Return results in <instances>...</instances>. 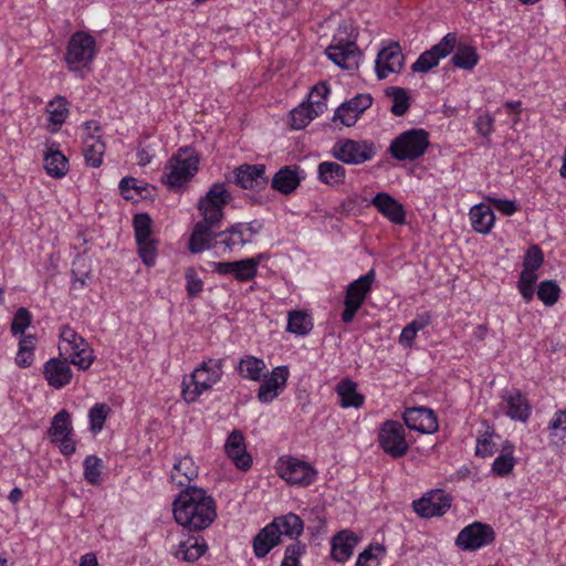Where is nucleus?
I'll return each mask as SVG.
<instances>
[{"label": "nucleus", "mask_w": 566, "mask_h": 566, "mask_svg": "<svg viewBox=\"0 0 566 566\" xmlns=\"http://www.w3.org/2000/svg\"><path fill=\"white\" fill-rule=\"evenodd\" d=\"M276 524H268L253 538V551L256 557H265L270 551L281 543V536L276 532Z\"/></svg>", "instance_id": "a878e982"}, {"label": "nucleus", "mask_w": 566, "mask_h": 566, "mask_svg": "<svg viewBox=\"0 0 566 566\" xmlns=\"http://www.w3.org/2000/svg\"><path fill=\"white\" fill-rule=\"evenodd\" d=\"M66 354L70 358L69 363L77 366L83 370L88 369L94 360L93 350L90 348L85 340L83 345H78V348L72 347Z\"/></svg>", "instance_id": "c03bdc74"}, {"label": "nucleus", "mask_w": 566, "mask_h": 566, "mask_svg": "<svg viewBox=\"0 0 566 566\" xmlns=\"http://www.w3.org/2000/svg\"><path fill=\"white\" fill-rule=\"evenodd\" d=\"M106 146L99 137L90 134L84 139L83 154L87 165L97 168L103 163Z\"/></svg>", "instance_id": "f704fd0d"}, {"label": "nucleus", "mask_w": 566, "mask_h": 566, "mask_svg": "<svg viewBox=\"0 0 566 566\" xmlns=\"http://www.w3.org/2000/svg\"><path fill=\"white\" fill-rule=\"evenodd\" d=\"M300 184L301 178L297 174V168L284 166L275 172L271 187L283 195H291L296 190Z\"/></svg>", "instance_id": "bb28decb"}, {"label": "nucleus", "mask_w": 566, "mask_h": 566, "mask_svg": "<svg viewBox=\"0 0 566 566\" xmlns=\"http://www.w3.org/2000/svg\"><path fill=\"white\" fill-rule=\"evenodd\" d=\"M429 146V133L422 128H411L394 138L388 151L396 160L413 161L422 157Z\"/></svg>", "instance_id": "423d86ee"}, {"label": "nucleus", "mask_w": 566, "mask_h": 566, "mask_svg": "<svg viewBox=\"0 0 566 566\" xmlns=\"http://www.w3.org/2000/svg\"><path fill=\"white\" fill-rule=\"evenodd\" d=\"M328 93L329 88L325 83L317 84L312 88L307 105H311L314 115L318 116L326 108L325 98Z\"/></svg>", "instance_id": "de8ad7c7"}, {"label": "nucleus", "mask_w": 566, "mask_h": 566, "mask_svg": "<svg viewBox=\"0 0 566 566\" xmlns=\"http://www.w3.org/2000/svg\"><path fill=\"white\" fill-rule=\"evenodd\" d=\"M327 56L345 70L358 67L360 51L354 41H343L337 38L326 49Z\"/></svg>", "instance_id": "4468645a"}, {"label": "nucleus", "mask_w": 566, "mask_h": 566, "mask_svg": "<svg viewBox=\"0 0 566 566\" xmlns=\"http://www.w3.org/2000/svg\"><path fill=\"white\" fill-rule=\"evenodd\" d=\"M406 426L421 433H432L438 430V420L433 411L424 407L408 408L403 413Z\"/></svg>", "instance_id": "a211bd4d"}, {"label": "nucleus", "mask_w": 566, "mask_h": 566, "mask_svg": "<svg viewBox=\"0 0 566 566\" xmlns=\"http://www.w3.org/2000/svg\"><path fill=\"white\" fill-rule=\"evenodd\" d=\"M378 441L384 452L394 459L402 458L409 450L405 428L395 420H387L381 424Z\"/></svg>", "instance_id": "9d476101"}, {"label": "nucleus", "mask_w": 566, "mask_h": 566, "mask_svg": "<svg viewBox=\"0 0 566 566\" xmlns=\"http://www.w3.org/2000/svg\"><path fill=\"white\" fill-rule=\"evenodd\" d=\"M305 553V545L296 542L285 549V556L281 566H300V557Z\"/></svg>", "instance_id": "bf43d9fd"}, {"label": "nucleus", "mask_w": 566, "mask_h": 566, "mask_svg": "<svg viewBox=\"0 0 566 566\" xmlns=\"http://www.w3.org/2000/svg\"><path fill=\"white\" fill-rule=\"evenodd\" d=\"M232 201V195L226 184L214 182L210 186L207 193L199 200L198 210L202 220L198 221L189 239V250L192 253H199L211 249V241L214 235V229L224 218V208Z\"/></svg>", "instance_id": "f257e3e1"}, {"label": "nucleus", "mask_w": 566, "mask_h": 566, "mask_svg": "<svg viewBox=\"0 0 566 566\" xmlns=\"http://www.w3.org/2000/svg\"><path fill=\"white\" fill-rule=\"evenodd\" d=\"M206 549L207 545L203 539L199 541L198 537L190 536L178 544L174 555L184 562L193 563L206 553Z\"/></svg>", "instance_id": "7c9ffc66"}, {"label": "nucleus", "mask_w": 566, "mask_h": 566, "mask_svg": "<svg viewBox=\"0 0 566 566\" xmlns=\"http://www.w3.org/2000/svg\"><path fill=\"white\" fill-rule=\"evenodd\" d=\"M30 324L31 313L25 307H20L12 319L11 333L14 336L22 335Z\"/></svg>", "instance_id": "4d7b16f0"}, {"label": "nucleus", "mask_w": 566, "mask_h": 566, "mask_svg": "<svg viewBox=\"0 0 566 566\" xmlns=\"http://www.w3.org/2000/svg\"><path fill=\"white\" fill-rule=\"evenodd\" d=\"M544 262V254L538 245H532L526 251L523 268L537 271Z\"/></svg>", "instance_id": "680f3d73"}, {"label": "nucleus", "mask_w": 566, "mask_h": 566, "mask_svg": "<svg viewBox=\"0 0 566 566\" xmlns=\"http://www.w3.org/2000/svg\"><path fill=\"white\" fill-rule=\"evenodd\" d=\"M471 224L474 231L486 234L494 226L495 216L493 210L483 203L473 206L470 209Z\"/></svg>", "instance_id": "c756f323"}, {"label": "nucleus", "mask_w": 566, "mask_h": 566, "mask_svg": "<svg viewBox=\"0 0 566 566\" xmlns=\"http://www.w3.org/2000/svg\"><path fill=\"white\" fill-rule=\"evenodd\" d=\"M315 117L317 116L314 115L311 105L302 104L291 112V126L294 129H302Z\"/></svg>", "instance_id": "09e8293b"}, {"label": "nucleus", "mask_w": 566, "mask_h": 566, "mask_svg": "<svg viewBox=\"0 0 566 566\" xmlns=\"http://www.w3.org/2000/svg\"><path fill=\"white\" fill-rule=\"evenodd\" d=\"M186 291L189 297H197L203 289V282L193 268H188L185 273Z\"/></svg>", "instance_id": "13d9d810"}, {"label": "nucleus", "mask_w": 566, "mask_h": 566, "mask_svg": "<svg viewBox=\"0 0 566 566\" xmlns=\"http://www.w3.org/2000/svg\"><path fill=\"white\" fill-rule=\"evenodd\" d=\"M358 114H356L348 105L343 103L335 112L333 117L334 123L338 122L347 127L355 125L358 119Z\"/></svg>", "instance_id": "e2e57ef3"}, {"label": "nucleus", "mask_w": 566, "mask_h": 566, "mask_svg": "<svg viewBox=\"0 0 566 566\" xmlns=\"http://www.w3.org/2000/svg\"><path fill=\"white\" fill-rule=\"evenodd\" d=\"M198 476V467L190 457H184L174 464L170 480L177 486L190 488L189 483Z\"/></svg>", "instance_id": "cd10ccee"}, {"label": "nucleus", "mask_w": 566, "mask_h": 566, "mask_svg": "<svg viewBox=\"0 0 566 566\" xmlns=\"http://www.w3.org/2000/svg\"><path fill=\"white\" fill-rule=\"evenodd\" d=\"M73 431L71 415L67 410L62 409L59 411L51 422L49 428V434L52 437V441L59 438H66L71 436Z\"/></svg>", "instance_id": "ea45409f"}, {"label": "nucleus", "mask_w": 566, "mask_h": 566, "mask_svg": "<svg viewBox=\"0 0 566 566\" xmlns=\"http://www.w3.org/2000/svg\"><path fill=\"white\" fill-rule=\"evenodd\" d=\"M345 104L360 116V114L371 106L373 98L369 94H358Z\"/></svg>", "instance_id": "0e129e2a"}, {"label": "nucleus", "mask_w": 566, "mask_h": 566, "mask_svg": "<svg viewBox=\"0 0 566 566\" xmlns=\"http://www.w3.org/2000/svg\"><path fill=\"white\" fill-rule=\"evenodd\" d=\"M387 95L392 98L391 113L396 116H402L410 107V97L405 88L390 87Z\"/></svg>", "instance_id": "a18cd8bd"}, {"label": "nucleus", "mask_w": 566, "mask_h": 566, "mask_svg": "<svg viewBox=\"0 0 566 566\" xmlns=\"http://www.w3.org/2000/svg\"><path fill=\"white\" fill-rule=\"evenodd\" d=\"M536 294L546 306H553L559 300L560 287L555 281L546 280L539 283Z\"/></svg>", "instance_id": "49530a36"}, {"label": "nucleus", "mask_w": 566, "mask_h": 566, "mask_svg": "<svg viewBox=\"0 0 566 566\" xmlns=\"http://www.w3.org/2000/svg\"><path fill=\"white\" fill-rule=\"evenodd\" d=\"M175 521L190 532L208 528L217 518L214 499L200 488H186L174 500Z\"/></svg>", "instance_id": "f03ea898"}, {"label": "nucleus", "mask_w": 566, "mask_h": 566, "mask_svg": "<svg viewBox=\"0 0 566 566\" xmlns=\"http://www.w3.org/2000/svg\"><path fill=\"white\" fill-rule=\"evenodd\" d=\"M305 553V545L296 542L285 549V556L281 566H300V557Z\"/></svg>", "instance_id": "052dcab7"}, {"label": "nucleus", "mask_w": 566, "mask_h": 566, "mask_svg": "<svg viewBox=\"0 0 566 566\" xmlns=\"http://www.w3.org/2000/svg\"><path fill=\"white\" fill-rule=\"evenodd\" d=\"M289 377V369L280 366L273 369L269 378L261 384L258 398L261 402H270L277 397L279 391L285 387Z\"/></svg>", "instance_id": "b1692460"}, {"label": "nucleus", "mask_w": 566, "mask_h": 566, "mask_svg": "<svg viewBox=\"0 0 566 566\" xmlns=\"http://www.w3.org/2000/svg\"><path fill=\"white\" fill-rule=\"evenodd\" d=\"M69 102L65 97L57 95L46 106L49 123L53 125L52 132H56L69 116Z\"/></svg>", "instance_id": "c9c22d12"}, {"label": "nucleus", "mask_w": 566, "mask_h": 566, "mask_svg": "<svg viewBox=\"0 0 566 566\" xmlns=\"http://www.w3.org/2000/svg\"><path fill=\"white\" fill-rule=\"evenodd\" d=\"M374 551L381 552L384 548L380 545L369 546V548L359 554L357 563L366 566H377V556L374 554Z\"/></svg>", "instance_id": "774afa93"}, {"label": "nucleus", "mask_w": 566, "mask_h": 566, "mask_svg": "<svg viewBox=\"0 0 566 566\" xmlns=\"http://www.w3.org/2000/svg\"><path fill=\"white\" fill-rule=\"evenodd\" d=\"M59 147V144L53 143L46 147L43 155L45 172L55 179L63 178L70 169L69 159Z\"/></svg>", "instance_id": "393cba45"}, {"label": "nucleus", "mask_w": 566, "mask_h": 566, "mask_svg": "<svg viewBox=\"0 0 566 566\" xmlns=\"http://www.w3.org/2000/svg\"><path fill=\"white\" fill-rule=\"evenodd\" d=\"M371 205L390 222L399 226L406 223V210L403 206L389 193H376L371 199Z\"/></svg>", "instance_id": "aec40b11"}, {"label": "nucleus", "mask_w": 566, "mask_h": 566, "mask_svg": "<svg viewBox=\"0 0 566 566\" xmlns=\"http://www.w3.org/2000/svg\"><path fill=\"white\" fill-rule=\"evenodd\" d=\"M248 235L241 227V222L234 223L224 231L216 232L211 241V248H216L218 244L224 247L229 252L240 250L245 244L251 243Z\"/></svg>", "instance_id": "4be33fe9"}, {"label": "nucleus", "mask_w": 566, "mask_h": 566, "mask_svg": "<svg viewBox=\"0 0 566 566\" xmlns=\"http://www.w3.org/2000/svg\"><path fill=\"white\" fill-rule=\"evenodd\" d=\"M403 54L399 43L392 42L384 48L376 59L378 78H386L390 73H399L403 66Z\"/></svg>", "instance_id": "f3484780"}, {"label": "nucleus", "mask_w": 566, "mask_h": 566, "mask_svg": "<svg viewBox=\"0 0 566 566\" xmlns=\"http://www.w3.org/2000/svg\"><path fill=\"white\" fill-rule=\"evenodd\" d=\"M312 327V319L305 312L292 311L289 313L287 332L296 335H306L311 332Z\"/></svg>", "instance_id": "79ce46f5"}, {"label": "nucleus", "mask_w": 566, "mask_h": 566, "mask_svg": "<svg viewBox=\"0 0 566 566\" xmlns=\"http://www.w3.org/2000/svg\"><path fill=\"white\" fill-rule=\"evenodd\" d=\"M317 178L324 185L336 187L344 184L346 170L336 161H323L317 167Z\"/></svg>", "instance_id": "473e14b6"}, {"label": "nucleus", "mask_w": 566, "mask_h": 566, "mask_svg": "<svg viewBox=\"0 0 566 566\" xmlns=\"http://www.w3.org/2000/svg\"><path fill=\"white\" fill-rule=\"evenodd\" d=\"M84 478L90 484H96L101 476L102 461L96 455H88L84 460Z\"/></svg>", "instance_id": "864d4df0"}, {"label": "nucleus", "mask_w": 566, "mask_h": 566, "mask_svg": "<svg viewBox=\"0 0 566 566\" xmlns=\"http://www.w3.org/2000/svg\"><path fill=\"white\" fill-rule=\"evenodd\" d=\"M375 277V270L371 269L365 275H361L347 286L344 300L345 308L342 313V321L344 323H350L354 319L357 311L361 307L366 297L370 293Z\"/></svg>", "instance_id": "6e6552de"}, {"label": "nucleus", "mask_w": 566, "mask_h": 566, "mask_svg": "<svg viewBox=\"0 0 566 566\" xmlns=\"http://www.w3.org/2000/svg\"><path fill=\"white\" fill-rule=\"evenodd\" d=\"M233 184L243 189L259 191L264 189L269 184V178L265 175V165L243 164L233 170Z\"/></svg>", "instance_id": "2eb2a0df"}, {"label": "nucleus", "mask_w": 566, "mask_h": 566, "mask_svg": "<svg viewBox=\"0 0 566 566\" xmlns=\"http://www.w3.org/2000/svg\"><path fill=\"white\" fill-rule=\"evenodd\" d=\"M275 470L281 479L292 485L307 486L315 481L317 475L316 470L310 463L291 455L280 457Z\"/></svg>", "instance_id": "0eeeda50"}, {"label": "nucleus", "mask_w": 566, "mask_h": 566, "mask_svg": "<svg viewBox=\"0 0 566 566\" xmlns=\"http://www.w3.org/2000/svg\"><path fill=\"white\" fill-rule=\"evenodd\" d=\"M199 157L191 147H182L167 161L161 177L170 189L182 187L197 174Z\"/></svg>", "instance_id": "20e7f679"}, {"label": "nucleus", "mask_w": 566, "mask_h": 566, "mask_svg": "<svg viewBox=\"0 0 566 566\" xmlns=\"http://www.w3.org/2000/svg\"><path fill=\"white\" fill-rule=\"evenodd\" d=\"M35 336L34 335H23L19 342V349L15 356V364L20 368H28L32 365L34 359V348H35Z\"/></svg>", "instance_id": "a19ab883"}, {"label": "nucleus", "mask_w": 566, "mask_h": 566, "mask_svg": "<svg viewBox=\"0 0 566 566\" xmlns=\"http://www.w3.org/2000/svg\"><path fill=\"white\" fill-rule=\"evenodd\" d=\"M357 537L349 531H340L332 541V556L337 562H345L350 557Z\"/></svg>", "instance_id": "2f4dec72"}, {"label": "nucleus", "mask_w": 566, "mask_h": 566, "mask_svg": "<svg viewBox=\"0 0 566 566\" xmlns=\"http://www.w3.org/2000/svg\"><path fill=\"white\" fill-rule=\"evenodd\" d=\"M271 524H276L275 528L281 537L287 536L290 538H296L302 534L304 528L302 518L294 513L275 517Z\"/></svg>", "instance_id": "72a5a7b5"}, {"label": "nucleus", "mask_w": 566, "mask_h": 566, "mask_svg": "<svg viewBox=\"0 0 566 566\" xmlns=\"http://www.w3.org/2000/svg\"><path fill=\"white\" fill-rule=\"evenodd\" d=\"M549 440L554 446H563L566 441V409L557 410L548 422Z\"/></svg>", "instance_id": "58836bf2"}, {"label": "nucleus", "mask_w": 566, "mask_h": 566, "mask_svg": "<svg viewBox=\"0 0 566 566\" xmlns=\"http://www.w3.org/2000/svg\"><path fill=\"white\" fill-rule=\"evenodd\" d=\"M111 411L106 403H95L88 412L90 426L92 431H101L104 427L105 420Z\"/></svg>", "instance_id": "3c124183"}, {"label": "nucleus", "mask_w": 566, "mask_h": 566, "mask_svg": "<svg viewBox=\"0 0 566 566\" xmlns=\"http://www.w3.org/2000/svg\"><path fill=\"white\" fill-rule=\"evenodd\" d=\"M265 369L266 365L264 360L252 355L243 357L238 366L239 375L245 379L253 381L261 380Z\"/></svg>", "instance_id": "e433bc0d"}, {"label": "nucleus", "mask_w": 566, "mask_h": 566, "mask_svg": "<svg viewBox=\"0 0 566 566\" xmlns=\"http://www.w3.org/2000/svg\"><path fill=\"white\" fill-rule=\"evenodd\" d=\"M137 179L133 177H126L123 178L119 182V189L123 197L127 200L134 199V196H132L129 192L130 190H135L137 195H142V191L144 188L139 187L137 185Z\"/></svg>", "instance_id": "338daca9"}, {"label": "nucleus", "mask_w": 566, "mask_h": 566, "mask_svg": "<svg viewBox=\"0 0 566 566\" xmlns=\"http://www.w3.org/2000/svg\"><path fill=\"white\" fill-rule=\"evenodd\" d=\"M222 359L209 358L203 360L188 377L182 380V398L195 402L203 392L208 391L222 377Z\"/></svg>", "instance_id": "7ed1b4c3"}, {"label": "nucleus", "mask_w": 566, "mask_h": 566, "mask_svg": "<svg viewBox=\"0 0 566 566\" xmlns=\"http://www.w3.org/2000/svg\"><path fill=\"white\" fill-rule=\"evenodd\" d=\"M153 220L147 213H139L134 217V230L136 241L150 240Z\"/></svg>", "instance_id": "8fccbe9b"}, {"label": "nucleus", "mask_w": 566, "mask_h": 566, "mask_svg": "<svg viewBox=\"0 0 566 566\" xmlns=\"http://www.w3.org/2000/svg\"><path fill=\"white\" fill-rule=\"evenodd\" d=\"M60 338H61V345L60 350L61 353H69L72 347L78 348V345H83L84 338L80 336L72 327L65 325L62 326L60 332Z\"/></svg>", "instance_id": "603ef678"}, {"label": "nucleus", "mask_w": 566, "mask_h": 566, "mask_svg": "<svg viewBox=\"0 0 566 566\" xmlns=\"http://www.w3.org/2000/svg\"><path fill=\"white\" fill-rule=\"evenodd\" d=\"M224 450L227 455L233 461L238 469L247 471L251 468L252 458L247 452L244 437L241 431L233 430L229 434L224 444Z\"/></svg>", "instance_id": "412c9836"}, {"label": "nucleus", "mask_w": 566, "mask_h": 566, "mask_svg": "<svg viewBox=\"0 0 566 566\" xmlns=\"http://www.w3.org/2000/svg\"><path fill=\"white\" fill-rule=\"evenodd\" d=\"M488 201L504 216H513L518 210V206L513 200L489 197Z\"/></svg>", "instance_id": "69168bd1"}, {"label": "nucleus", "mask_w": 566, "mask_h": 566, "mask_svg": "<svg viewBox=\"0 0 566 566\" xmlns=\"http://www.w3.org/2000/svg\"><path fill=\"white\" fill-rule=\"evenodd\" d=\"M136 242L138 245V254L142 258L143 262L148 266L154 265L157 256L156 241L154 239H150Z\"/></svg>", "instance_id": "6e6d98bb"}, {"label": "nucleus", "mask_w": 566, "mask_h": 566, "mask_svg": "<svg viewBox=\"0 0 566 566\" xmlns=\"http://www.w3.org/2000/svg\"><path fill=\"white\" fill-rule=\"evenodd\" d=\"M43 377L55 389L67 386L73 377L69 360L60 358L49 359L43 367Z\"/></svg>", "instance_id": "6ab92c4d"}, {"label": "nucleus", "mask_w": 566, "mask_h": 566, "mask_svg": "<svg viewBox=\"0 0 566 566\" xmlns=\"http://www.w3.org/2000/svg\"><path fill=\"white\" fill-rule=\"evenodd\" d=\"M261 256L233 262H216L213 269L218 274H232L240 282L252 281L258 274Z\"/></svg>", "instance_id": "dca6fc26"}, {"label": "nucleus", "mask_w": 566, "mask_h": 566, "mask_svg": "<svg viewBox=\"0 0 566 566\" xmlns=\"http://www.w3.org/2000/svg\"><path fill=\"white\" fill-rule=\"evenodd\" d=\"M495 532L489 524L473 522L463 527L457 538L455 545L464 552H474L482 547L493 544Z\"/></svg>", "instance_id": "9b49d317"}, {"label": "nucleus", "mask_w": 566, "mask_h": 566, "mask_svg": "<svg viewBox=\"0 0 566 566\" xmlns=\"http://www.w3.org/2000/svg\"><path fill=\"white\" fill-rule=\"evenodd\" d=\"M336 392L339 397V405L343 408H359L364 405L365 397L357 391V384L352 379H342L336 385Z\"/></svg>", "instance_id": "c85d7f7f"}, {"label": "nucleus", "mask_w": 566, "mask_h": 566, "mask_svg": "<svg viewBox=\"0 0 566 566\" xmlns=\"http://www.w3.org/2000/svg\"><path fill=\"white\" fill-rule=\"evenodd\" d=\"M452 496L441 489L426 492L412 502L413 511L421 517L431 518L444 515L452 505Z\"/></svg>", "instance_id": "f8f14e48"}, {"label": "nucleus", "mask_w": 566, "mask_h": 566, "mask_svg": "<svg viewBox=\"0 0 566 566\" xmlns=\"http://www.w3.org/2000/svg\"><path fill=\"white\" fill-rule=\"evenodd\" d=\"M480 56L472 45L460 44L451 57V63L459 69L471 71L479 63Z\"/></svg>", "instance_id": "4c0bfd02"}, {"label": "nucleus", "mask_w": 566, "mask_h": 566, "mask_svg": "<svg viewBox=\"0 0 566 566\" xmlns=\"http://www.w3.org/2000/svg\"><path fill=\"white\" fill-rule=\"evenodd\" d=\"M457 33H447L439 43L422 52L411 65L415 73H428L436 67L441 59L448 56L457 46Z\"/></svg>", "instance_id": "ddd939ff"}, {"label": "nucleus", "mask_w": 566, "mask_h": 566, "mask_svg": "<svg viewBox=\"0 0 566 566\" xmlns=\"http://www.w3.org/2000/svg\"><path fill=\"white\" fill-rule=\"evenodd\" d=\"M429 323L430 316L428 314H424L413 319L403 327L399 337V343L403 347L410 348L412 346L413 339L417 336V333L426 328L429 325Z\"/></svg>", "instance_id": "37998d69"}, {"label": "nucleus", "mask_w": 566, "mask_h": 566, "mask_svg": "<svg viewBox=\"0 0 566 566\" xmlns=\"http://www.w3.org/2000/svg\"><path fill=\"white\" fill-rule=\"evenodd\" d=\"M376 154L377 147L369 140L340 139L333 147L334 157L348 165L369 161Z\"/></svg>", "instance_id": "1a4fd4ad"}, {"label": "nucleus", "mask_w": 566, "mask_h": 566, "mask_svg": "<svg viewBox=\"0 0 566 566\" xmlns=\"http://www.w3.org/2000/svg\"><path fill=\"white\" fill-rule=\"evenodd\" d=\"M98 52L96 40L85 31H76L67 42L64 61L71 72L88 67Z\"/></svg>", "instance_id": "39448f33"}, {"label": "nucleus", "mask_w": 566, "mask_h": 566, "mask_svg": "<svg viewBox=\"0 0 566 566\" xmlns=\"http://www.w3.org/2000/svg\"><path fill=\"white\" fill-rule=\"evenodd\" d=\"M512 447L505 453L500 454L492 464V471L500 476L506 475L512 472L514 468V458L512 455Z\"/></svg>", "instance_id": "5fc2aeb1"}, {"label": "nucleus", "mask_w": 566, "mask_h": 566, "mask_svg": "<svg viewBox=\"0 0 566 566\" xmlns=\"http://www.w3.org/2000/svg\"><path fill=\"white\" fill-rule=\"evenodd\" d=\"M503 410L513 420L525 422L531 416V405L527 398L517 389L503 396Z\"/></svg>", "instance_id": "5701e85b"}]
</instances>
